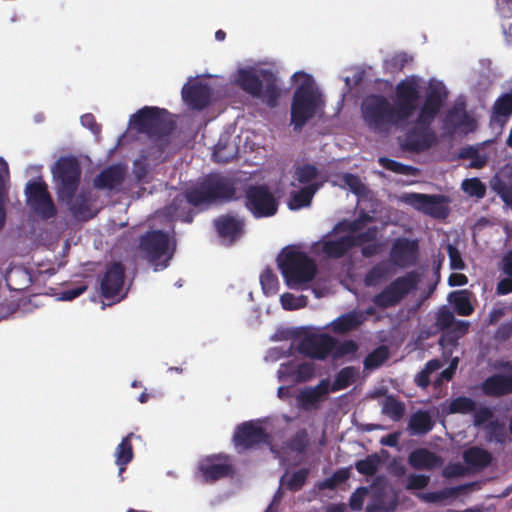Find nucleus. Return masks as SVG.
Returning a JSON list of instances; mask_svg holds the SVG:
<instances>
[{
	"label": "nucleus",
	"mask_w": 512,
	"mask_h": 512,
	"mask_svg": "<svg viewBox=\"0 0 512 512\" xmlns=\"http://www.w3.org/2000/svg\"><path fill=\"white\" fill-rule=\"evenodd\" d=\"M270 436L266 430L252 421L240 424L233 435V442L236 448L249 450L268 444Z\"/></svg>",
	"instance_id": "obj_14"
},
{
	"label": "nucleus",
	"mask_w": 512,
	"mask_h": 512,
	"mask_svg": "<svg viewBox=\"0 0 512 512\" xmlns=\"http://www.w3.org/2000/svg\"><path fill=\"white\" fill-rule=\"evenodd\" d=\"M358 350V345L353 340H345L341 343L335 344V348L333 349L331 356L334 360L341 359L347 355L355 354Z\"/></svg>",
	"instance_id": "obj_57"
},
{
	"label": "nucleus",
	"mask_w": 512,
	"mask_h": 512,
	"mask_svg": "<svg viewBox=\"0 0 512 512\" xmlns=\"http://www.w3.org/2000/svg\"><path fill=\"white\" fill-rule=\"evenodd\" d=\"M297 383H304L312 379L315 375V366L311 362H302L290 371Z\"/></svg>",
	"instance_id": "obj_49"
},
{
	"label": "nucleus",
	"mask_w": 512,
	"mask_h": 512,
	"mask_svg": "<svg viewBox=\"0 0 512 512\" xmlns=\"http://www.w3.org/2000/svg\"><path fill=\"white\" fill-rule=\"evenodd\" d=\"M459 159H471L470 168L481 169L487 164V156L481 155L474 146H466L459 150Z\"/></svg>",
	"instance_id": "obj_41"
},
{
	"label": "nucleus",
	"mask_w": 512,
	"mask_h": 512,
	"mask_svg": "<svg viewBox=\"0 0 512 512\" xmlns=\"http://www.w3.org/2000/svg\"><path fill=\"white\" fill-rule=\"evenodd\" d=\"M198 470L205 482H214L233 473V466L227 457L211 455L202 459L198 464Z\"/></svg>",
	"instance_id": "obj_17"
},
{
	"label": "nucleus",
	"mask_w": 512,
	"mask_h": 512,
	"mask_svg": "<svg viewBox=\"0 0 512 512\" xmlns=\"http://www.w3.org/2000/svg\"><path fill=\"white\" fill-rule=\"evenodd\" d=\"M512 115V94H504L499 97L493 105L491 123L503 127L508 118Z\"/></svg>",
	"instance_id": "obj_33"
},
{
	"label": "nucleus",
	"mask_w": 512,
	"mask_h": 512,
	"mask_svg": "<svg viewBox=\"0 0 512 512\" xmlns=\"http://www.w3.org/2000/svg\"><path fill=\"white\" fill-rule=\"evenodd\" d=\"M236 194L232 179L220 174L210 173L186 188L183 194L176 195L167 207L168 213L185 223L194 219L193 207H209L213 204L229 202Z\"/></svg>",
	"instance_id": "obj_1"
},
{
	"label": "nucleus",
	"mask_w": 512,
	"mask_h": 512,
	"mask_svg": "<svg viewBox=\"0 0 512 512\" xmlns=\"http://www.w3.org/2000/svg\"><path fill=\"white\" fill-rule=\"evenodd\" d=\"M391 274L390 265L387 262L375 264L365 275L364 282L367 286H376L387 280Z\"/></svg>",
	"instance_id": "obj_36"
},
{
	"label": "nucleus",
	"mask_w": 512,
	"mask_h": 512,
	"mask_svg": "<svg viewBox=\"0 0 512 512\" xmlns=\"http://www.w3.org/2000/svg\"><path fill=\"white\" fill-rule=\"evenodd\" d=\"M125 169L120 165H110L103 169L93 180L95 188L112 191L122 185Z\"/></svg>",
	"instance_id": "obj_24"
},
{
	"label": "nucleus",
	"mask_w": 512,
	"mask_h": 512,
	"mask_svg": "<svg viewBox=\"0 0 512 512\" xmlns=\"http://www.w3.org/2000/svg\"><path fill=\"white\" fill-rule=\"evenodd\" d=\"M449 301L453 304L456 313L460 316H469L474 311V307L470 301V292L466 289L452 292L449 295Z\"/></svg>",
	"instance_id": "obj_35"
},
{
	"label": "nucleus",
	"mask_w": 512,
	"mask_h": 512,
	"mask_svg": "<svg viewBox=\"0 0 512 512\" xmlns=\"http://www.w3.org/2000/svg\"><path fill=\"white\" fill-rule=\"evenodd\" d=\"M355 370L353 367L342 368L335 376V380L332 383L331 391L336 392L349 387L354 381Z\"/></svg>",
	"instance_id": "obj_46"
},
{
	"label": "nucleus",
	"mask_w": 512,
	"mask_h": 512,
	"mask_svg": "<svg viewBox=\"0 0 512 512\" xmlns=\"http://www.w3.org/2000/svg\"><path fill=\"white\" fill-rule=\"evenodd\" d=\"M336 339L327 333H312L303 337L297 351L311 359L325 360L335 348Z\"/></svg>",
	"instance_id": "obj_13"
},
{
	"label": "nucleus",
	"mask_w": 512,
	"mask_h": 512,
	"mask_svg": "<svg viewBox=\"0 0 512 512\" xmlns=\"http://www.w3.org/2000/svg\"><path fill=\"white\" fill-rule=\"evenodd\" d=\"M380 458L377 454L368 455L366 458L358 460L355 463V468L358 473L365 476H373L378 470Z\"/></svg>",
	"instance_id": "obj_48"
},
{
	"label": "nucleus",
	"mask_w": 512,
	"mask_h": 512,
	"mask_svg": "<svg viewBox=\"0 0 512 512\" xmlns=\"http://www.w3.org/2000/svg\"><path fill=\"white\" fill-rule=\"evenodd\" d=\"M330 382L322 379L316 386L308 387L300 391L297 399L303 409L316 407L321 398L329 393Z\"/></svg>",
	"instance_id": "obj_27"
},
{
	"label": "nucleus",
	"mask_w": 512,
	"mask_h": 512,
	"mask_svg": "<svg viewBox=\"0 0 512 512\" xmlns=\"http://www.w3.org/2000/svg\"><path fill=\"white\" fill-rule=\"evenodd\" d=\"M319 187V184L312 183L301 188L299 191L293 192L288 202V207L291 210H299L309 206L312 202L314 194L319 189Z\"/></svg>",
	"instance_id": "obj_34"
},
{
	"label": "nucleus",
	"mask_w": 512,
	"mask_h": 512,
	"mask_svg": "<svg viewBox=\"0 0 512 512\" xmlns=\"http://www.w3.org/2000/svg\"><path fill=\"white\" fill-rule=\"evenodd\" d=\"M55 177L59 181V197L71 198L80 183L81 169L75 158H60L56 163Z\"/></svg>",
	"instance_id": "obj_12"
},
{
	"label": "nucleus",
	"mask_w": 512,
	"mask_h": 512,
	"mask_svg": "<svg viewBox=\"0 0 512 512\" xmlns=\"http://www.w3.org/2000/svg\"><path fill=\"white\" fill-rule=\"evenodd\" d=\"M395 108L403 123H406L418 108L420 100V85L415 76L407 77L395 87Z\"/></svg>",
	"instance_id": "obj_11"
},
{
	"label": "nucleus",
	"mask_w": 512,
	"mask_h": 512,
	"mask_svg": "<svg viewBox=\"0 0 512 512\" xmlns=\"http://www.w3.org/2000/svg\"><path fill=\"white\" fill-rule=\"evenodd\" d=\"M343 183L356 195H362L366 191L365 185L362 183L360 177L352 173H344L342 175Z\"/></svg>",
	"instance_id": "obj_59"
},
{
	"label": "nucleus",
	"mask_w": 512,
	"mask_h": 512,
	"mask_svg": "<svg viewBox=\"0 0 512 512\" xmlns=\"http://www.w3.org/2000/svg\"><path fill=\"white\" fill-rule=\"evenodd\" d=\"M139 251L143 259L154 266L155 271L163 270L169 265L175 248H170L169 236L162 230L148 231L140 237Z\"/></svg>",
	"instance_id": "obj_7"
},
{
	"label": "nucleus",
	"mask_w": 512,
	"mask_h": 512,
	"mask_svg": "<svg viewBox=\"0 0 512 512\" xmlns=\"http://www.w3.org/2000/svg\"><path fill=\"white\" fill-rule=\"evenodd\" d=\"M8 175V167L5 162H2L0 168V231L3 229L6 223V211L4 207V201L6 198L5 191V177Z\"/></svg>",
	"instance_id": "obj_56"
},
{
	"label": "nucleus",
	"mask_w": 512,
	"mask_h": 512,
	"mask_svg": "<svg viewBox=\"0 0 512 512\" xmlns=\"http://www.w3.org/2000/svg\"><path fill=\"white\" fill-rule=\"evenodd\" d=\"M382 413L397 422L401 420L405 414V405L393 395H388L382 403Z\"/></svg>",
	"instance_id": "obj_37"
},
{
	"label": "nucleus",
	"mask_w": 512,
	"mask_h": 512,
	"mask_svg": "<svg viewBox=\"0 0 512 512\" xmlns=\"http://www.w3.org/2000/svg\"><path fill=\"white\" fill-rule=\"evenodd\" d=\"M336 235V233L329 231L319 242L322 254L330 259H340L352 249L351 240L347 235L339 237H336Z\"/></svg>",
	"instance_id": "obj_20"
},
{
	"label": "nucleus",
	"mask_w": 512,
	"mask_h": 512,
	"mask_svg": "<svg viewBox=\"0 0 512 512\" xmlns=\"http://www.w3.org/2000/svg\"><path fill=\"white\" fill-rule=\"evenodd\" d=\"M460 490L461 487H449L440 491L421 493L418 494V497L427 503H440L446 499L455 497Z\"/></svg>",
	"instance_id": "obj_42"
},
{
	"label": "nucleus",
	"mask_w": 512,
	"mask_h": 512,
	"mask_svg": "<svg viewBox=\"0 0 512 512\" xmlns=\"http://www.w3.org/2000/svg\"><path fill=\"white\" fill-rule=\"evenodd\" d=\"M308 475L309 469L307 468H301L294 471L288 481L284 484L286 489L293 492L299 491L305 485Z\"/></svg>",
	"instance_id": "obj_54"
},
{
	"label": "nucleus",
	"mask_w": 512,
	"mask_h": 512,
	"mask_svg": "<svg viewBox=\"0 0 512 512\" xmlns=\"http://www.w3.org/2000/svg\"><path fill=\"white\" fill-rule=\"evenodd\" d=\"M418 254V241L408 238H397L390 251L392 262L400 268L414 266L418 261Z\"/></svg>",
	"instance_id": "obj_16"
},
{
	"label": "nucleus",
	"mask_w": 512,
	"mask_h": 512,
	"mask_svg": "<svg viewBox=\"0 0 512 512\" xmlns=\"http://www.w3.org/2000/svg\"><path fill=\"white\" fill-rule=\"evenodd\" d=\"M389 357V351L386 346H379L370 352L364 359L365 369H376L380 367Z\"/></svg>",
	"instance_id": "obj_45"
},
{
	"label": "nucleus",
	"mask_w": 512,
	"mask_h": 512,
	"mask_svg": "<svg viewBox=\"0 0 512 512\" xmlns=\"http://www.w3.org/2000/svg\"><path fill=\"white\" fill-rule=\"evenodd\" d=\"M491 188L512 209V182L495 177L491 182Z\"/></svg>",
	"instance_id": "obj_43"
},
{
	"label": "nucleus",
	"mask_w": 512,
	"mask_h": 512,
	"mask_svg": "<svg viewBox=\"0 0 512 512\" xmlns=\"http://www.w3.org/2000/svg\"><path fill=\"white\" fill-rule=\"evenodd\" d=\"M363 321L364 318L361 313L351 311L337 317L331 323V329L336 334H344L357 329Z\"/></svg>",
	"instance_id": "obj_32"
},
{
	"label": "nucleus",
	"mask_w": 512,
	"mask_h": 512,
	"mask_svg": "<svg viewBox=\"0 0 512 512\" xmlns=\"http://www.w3.org/2000/svg\"><path fill=\"white\" fill-rule=\"evenodd\" d=\"M278 266L288 287L302 288L317 272L315 262L303 251L285 248L278 256Z\"/></svg>",
	"instance_id": "obj_6"
},
{
	"label": "nucleus",
	"mask_w": 512,
	"mask_h": 512,
	"mask_svg": "<svg viewBox=\"0 0 512 512\" xmlns=\"http://www.w3.org/2000/svg\"><path fill=\"white\" fill-rule=\"evenodd\" d=\"M130 124L139 133L146 134L153 140L160 150L167 147L176 129V123L166 109L149 106L139 109L132 116Z\"/></svg>",
	"instance_id": "obj_3"
},
{
	"label": "nucleus",
	"mask_w": 512,
	"mask_h": 512,
	"mask_svg": "<svg viewBox=\"0 0 512 512\" xmlns=\"http://www.w3.org/2000/svg\"><path fill=\"white\" fill-rule=\"evenodd\" d=\"M260 74L261 77L252 68H241L237 71L235 83L251 97L259 98L268 107L274 108L281 94L277 78L269 70H261Z\"/></svg>",
	"instance_id": "obj_5"
},
{
	"label": "nucleus",
	"mask_w": 512,
	"mask_h": 512,
	"mask_svg": "<svg viewBox=\"0 0 512 512\" xmlns=\"http://www.w3.org/2000/svg\"><path fill=\"white\" fill-rule=\"evenodd\" d=\"M125 278V268L121 262H114L107 266L106 271L100 278V291L105 299H114L118 297L123 290Z\"/></svg>",
	"instance_id": "obj_15"
},
{
	"label": "nucleus",
	"mask_w": 512,
	"mask_h": 512,
	"mask_svg": "<svg viewBox=\"0 0 512 512\" xmlns=\"http://www.w3.org/2000/svg\"><path fill=\"white\" fill-rule=\"evenodd\" d=\"M420 282L417 271L407 272L391 281L381 292L373 296V304L381 309L396 307L407 295L414 291Z\"/></svg>",
	"instance_id": "obj_8"
},
{
	"label": "nucleus",
	"mask_w": 512,
	"mask_h": 512,
	"mask_svg": "<svg viewBox=\"0 0 512 512\" xmlns=\"http://www.w3.org/2000/svg\"><path fill=\"white\" fill-rule=\"evenodd\" d=\"M434 425L428 411L418 410L410 416L408 431L411 435H425L433 429Z\"/></svg>",
	"instance_id": "obj_31"
},
{
	"label": "nucleus",
	"mask_w": 512,
	"mask_h": 512,
	"mask_svg": "<svg viewBox=\"0 0 512 512\" xmlns=\"http://www.w3.org/2000/svg\"><path fill=\"white\" fill-rule=\"evenodd\" d=\"M466 113L464 104L454 105L446 112L443 128L450 133H455L459 128V122L462 120V114Z\"/></svg>",
	"instance_id": "obj_38"
},
{
	"label": "nucleus",
	"mask_w": 512,
	"mask_h": 512,
	"mask_svg": "<svg viewBox=\"0 0 512 512\" xmlns=\"http://www.w3.org/2000/svg\"><path fill=\"white\" fill-rule=\"evenodd\" d=\"M245 207L256 219L274 216L279 201L265 184L250 185L245 191Z\"/></svg>",
	"instance_id": "obj_10"
},
{
	"label": "nucleus",
	"mask_w": 512,
	"mask_h": 512,
	"mask_svg": "<svg viewBox=\"0 0 512 512\" xmlns=\"http://www.w3.org/2000/svg\"><path fill=\"white\" fill-rule=\"evenodd\" d=\"M320 96L310 82H304L294 91L291 104V123L294 130H301L314 117Z\"/></svg>",
	"instance_id": "obj_9"
},
{
	"label": "nucleus",
	"mask_w": 512,
	"mask_h": 512,
	"mask_svg": "<svg viewBox=\"0 0 512 512\" xmlns=\"http://www.w3.org/2000/svg\"><path fill=\"white\" fill-rule=\"evenodd\" d=\"M134 433H129L125 436L115 449V464L119 468V476H122L126 470V466L133 460L134 452L132 446V438ZM123 480V477H121Z\"/></svg>",
	"instance_id": "obj_29"
},
{
	"label": "nucleus",
	"mask_w": 512,
	"mask_h": 512,
	"mask_svg": "<svg viewBox=\"0 0 512 512\" xmlns=\"http://www.w3.org/2000/svg\"><path fill=\"white\" fill-rule=\"evenodd\" d=\"M349 478V472L346 469L335 471L331 477L326 478L322 483L323 488L335 489L338 485L344 483Z\"/></svg>",
	"instance_id": "obj_60"
},
{
	"label": "nucleus",
	"mask_w": 512,
	"mask_h": 512,
	"mask_svg": "<svg viewBox=\"0 0 512 512\" xmlns=\"http://www.w3.org/2000/svg\"><path fill=\"white\" fill-rule=\"evenodd\" d=\"M245 220L232 214L220 215L214 220V227L218 235L223 239L234 242L244 233Z\"/></svg>",
	"instance_id": "obj_19"
},
{
	"label": "nucleus",
	"mask_w": 512,
	"mask_h": 512,
	"mask_svg": "<svg viewBox=\"0 0 512 512\" xmlns=\"http://www.w3.org/2000/svg\"><path fill=\"white\" fill-rule=\"evenodd\" d=\"M461 187L466 194L478 199L483 198L486 194L485 184H483L482 181L476 177L465 179L462 182Z\"/></svg>",
	"instance_id": "obj_50"
},
{
	"label": "nucleus",
	"mask_w": 512,
	"mask_h": 512,
	"mask_svg": "<svg viewBox=\"0 0 512 512\" xmlns=\"http://www.w3.org/2000/svg\"><path fill=\"white\" fill-rule=\"evenodd\" d=\"M399 504L398 496L384 487L372 489L366 512H394Z\"/></svg>",
	"instance_id": "obj_21"
},
{
	"label": "nucleus",
	"mask_w": 512,
	"mask_h": 512,
	"mask_svg": "<svg viewBox=\"0 0 512 512\" xmlns=\"http://www.w3.org/2000/svg\"><path fill=\"white\" fill-rule=\"evenodd\" d=\"M482 393L488 397H502L512 394V374H493L480 385Z\"/></svg>",
	"instance_id": "obj_23"
},
{
	"label": "nucleus",
	"mask_w": 512,
	"mask_h": 512,
	"mask_svg": "<svg viewBox=\"0 0 512 512\" xmlns=\"http://www.w3.org/2000/svg\"><path fill=\"white\" fill-rule=\"evenodd\" d=\"M408 463L412 468L417 470H431L441 463V459L428 449L418 448L409 454Z\"/></svg>",
	"instance_id": "obj_28"
},
{
	"label": "nucleus",
	"mask_w": 512,
	"mask_h": 512,
	"mask_svg": "<svg viewBox=\"0 0 512 512\" xmlns=\"http://www.w3.org/2000/svg\"><path fill=\"white\" fill-rule=\"evenodd\" d=\"M362 118L370 131L389 134L394 127L404 124L395 106L381 94L365 97L361 104Z\"/></svg>",
	"instance_id": "obj_4"
},
{
	"label": "nucleus",
	"mask_w": 512,
	"mask_h": 512,
	"mask_svg": "<svg viewBox=\"0 0 512 512\" xmlns=\"http://www.w3.org/2000/svg\"><path fill=\"white\" fill-rule=\"evenodd\" d=\"M309 445L306 429L298 430L289 440L288 447L296 453H304Z\"/></svg>",
	"instance_id": "obj_53"
},
{
	"label": "nucleus",
	"mask_w": 512,
	"mask_h": 512,
	"mask_svg": "<svg viewBox=\"0 0 512 512\" xmlns=\"http://www.w3.org/2000/svg\"><path fill=\"white\" fill-rule=\"evenodd\" d=\"M379 164L386 170L396 174L416 176L419 172L418 168L414 166L406 165L387 157H380Z\"/></svg>",
	"instance_id": "obj_40"
},
{
	"label": "nucleus",
	"mask_w": 512,
	"mask_h": 512,
	"mask_svg": "<svg viewBox=\"0 0 512 512\" xmlns=\"http://www.w3.org/2000/svg\"><path fill=\"white\" fill-rule=\"evenodd\" d=\"M476 409V403L469 397L459 396L451 400L448 408L450 414H468Z\"/></svg>",
	"instance_id": "obj_44"
},
{
	"label": "nucleus",
	"mask_w": 512,
	"mask_h": 512,
	"mask_svg": "<svg viewBox=\"0 0 512 512\" xmlns=\"http://www.w3.org/2000/svg\"><path fill=\"white\" fill-rule=\"evenodd\" d=\"M282 308L287 311L298 310L304 308L307 304L305 296L295 297L292 293H284L280 297Z\"/></svg>",
	"instance_id": "obj_55"
},
{
	"label": "nucleus",
	"mask_w": 512,
	"mask_h": 512,
	"mask_svg": "<svg viewBox=\"0 0 512 512\" xmlns=\"http://www.w3.org/2000/svg\"><path fill=\"white\" fill-rule=\"evenodd\" d=\"M211 97V87L202 82H196L191 85L185 84L182 88V98L192 110L201 111L205 109L210 104Z\"/></svg>",
	"instance_id": "obj_18"
},
{
	"label": "nucleus",
	"mask_w": 512,
	"mask_h": 512,
	"mask_svg": "<svg viewBox=\"0 0 512 512\" xmlns=\"http://www.w3.org/2000/svg\"><path fill=\"white\" fill-rule=\"evenodd\" d=\"M410 197L412 199V204L418 210L434 217H438L443 214L444 207L442 205V196L413 193Z\"/></svg>",
	"instance_id": "obj_26"
},
{
	"label": "nucleus",
	"mask_w": 512,
	"mask_h": 512,
	"mask_svg": "<svg viewBox=\"0 0 512 512\" xmlns=\"http://www.w3.org/2000/svg\"><path fill=\"white\" fill-rule=\"evenodd\" d=\"M262 290L266 295H273L278 291L279 281L272 269L266 268L260 275Z\"/></svg>",
	"instance_id": "obj_51"
},
{
	"label": "nucleus",
	"mask_w": 512,
	"mask_h": 512,
	"mask_svg": "<svg viewBox=\"0 0 512 512\" xmlns=\"http://www.w3.org/2000/svg\"><path fill=\"white\" fill-rule=\"evenodd\" d=\"M429 476L423 474H410L407 477L405 488L407 490H421L429 484Z\"/></svg>",
	"instance_id": "obj_61"
},
{
	"label": "nucleus",
	"mask_w": 512,
	"mask_h": 512,
	"mask_svg": "<svg viewBox=\"0 0 512 512\" xmlns=\"http://www.w3.org/2000/svg\"><path fill=\"white\" fill-rule=\"evenodd\" d=\"M318 176L319 170L313 164H303L295 169V178L301 184H310Z\"/></svg>",
	"instance_id": "obj_52"
},
{
	"label": "nucleus",
	"mask_w": 512,
	"mask_h": 512,
	"mask_svg": "<svg viewBox=\"0 0 512 512\" xmlns=\"http://www.w3.org/2000/svg\"><path fill=\"white\" fill-rule=\"evenodd\" d=\"M463 460L469 467L483 470L491 464L493 457L489 451L474 446L464 451Z\"/></svg>",
	"instance_id": "obj_30"
},
{
	"label": "nucleus",
	"mask_w": 512,
	"mask_h": 512,
	"mask_svg": "<svg viewBox=\"0 0 512 512\" xmlns=\"http://www.w3.org/2000/svg\"><path fill=\"white\" fill-rule=\"evenodd\" d=\"M378 228L376 226L368 227L363 232H357L355 234H347V237L351 240L352 249L355 247H363L368 242H374L378 237Z\"/></svg>",
	"instance_id": "obj_47"
},
{
	"label": "nucleus",
	"mask_w": 512,
	"mask_h": 512,
	"mask_svg": "<svg viewBox=\"0 0 512 512\" xmlns=\"http://www.w3.org/2000/svg\"><path fill=\"white\" fill-rule=\"evenodd\" d=\"M413 61V57L406 52L395 53L391 57L385 59L384 68L391 74H396L405 68L407 64Z\"/></svg>",
	"instance_id": "obj_39"
},
{
	"label": "nucleus",
	"mask_w": 512,
	"mask_h": 512,
	"mask_svg": "<svg viewBox=\"0 0 512 512\" xmlns=\"http://www.w3.org/2000/svg\"><path fill=\"white\" fill-rule=\"evenodd\" d=\"M368 494L367 487H359L357 488L351 495L349 499V506L353 511H360L363 508L364 499Z\"/></svg>",
	"instance_id": "obj_62"
},
{
	"label": "nucleus",
	"mask_w": 512,
	"mask_h": 512,
	"mask_svg": "<svg viewBox=\"0 0 512 512\" xmlns=\"http://www.w3.org/2000/svg\"><path fill=\"white\" fill-rule=\"evenodd\" d=\"M61 200L65 201L72 215L79 220H90L95 217L96 213L90 208L91 204V193L82 191L77 195H73L71 198L60 197Z\"/></svg>",
	"instance_id": "obj_25"
},
{
	"label": "nucleus",
	"mask_w": 512,
	"mask_h": 512,
	"mask_svg": "<svg viewBox=\"0 0 512 512\" xmlns=\"http://www.w3.org/2000/svg\"><path fill=\"white\" fill-rule=\"evenodd\" d=\"M489 438L495 440L497 443L503 444L506 441V431L503 424L492 421L488 426Z\"/></svg>",
	"instance_id": "obj_63"
},
{
	"label": "nucleus",
	"mask_w": 512,
	"mask_h": 512,
	"mask_svg": "<svg viewBox=\"0 0 512 512\" xmlns=\"http://www.w3.org/2000/svg\"><path fill=\"white\" fill-rule=\"evenodd\" d=\"M454 320V313L447 306H442L436 314L435 326L443 331L450 328Z\"/></svg>",
	"instance_id": "obj_58"
},
{
	"label": "nucleus",
	"mask_w": 512,
	"mask_h": 512,
	"mask_svg": "<svg viewBox=\"0 0 512 512\" xmlns=\"http://www.w3.org/2000/svg\"><path fill=\"white\" fill-rule=\"evenodd\" d=\"M447 253L450 260V268L453 270H463L466 265L462 259L461 253L458 248L454 245L449 244L447 246Z\"/></svg>",
	"instance_id": "obj_64"
},
{
	"label": "nucleus",
	"mask_w": 512,
	"mask_h": 512,
	"mask_svg": "<svg viewBox=\"0 0 512 512\" xmlns=\"http://www.w3.org/2000/svg\"><path fill=\"white\" fill-rule=\"evenodd\" d=\"M56 214L57 209L46 186L42 182L34 180V216L48 220L54 218Z\"/></svg>",
	"instance_id": "obj_22"
},
{
	"label": "nucleus",
	"mask_w": 512,
	"mask_h": 512,
	"mask_svg": "<svg viewBox=\"0 0 512 512\" xmlns=\"http://www.w3.org/2000/svg\"><path fill=\"white\" fill-rule=\"evenodd\" d=\"M448 98V91L441 83H429L423 104L419 108L415 125L410 128L403 141V148L410 152H423L436 143L431 125Z\"/></svg>",
	"instance_id": "obj_2"
}]
</instances>
